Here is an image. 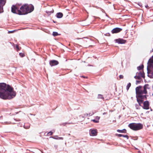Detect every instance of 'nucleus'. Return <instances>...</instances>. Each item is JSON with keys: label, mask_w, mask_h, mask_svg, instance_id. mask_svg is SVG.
<instances>
[{"label": "nucleus", "mask_w": 153, "mask_h": 153, "mask_svg": "<svg viewBox=\"0 0 153 153\" xmlns=\"http://www.w3.org/2000/svg\"><path fill=\"white\" fill-rule=\"evenodd\" d=\"M16 93L13 88L4 83H0V98L4 100L11 99L14 98Z\"/></svg>", "instance_id": "f257e3e1"}, {"label": "nucleus", "mask_w": 153, "mask_h": 153, "mask_svg": "<svg viewBox=\"0 0 153 153\" xmlns=\"http://www.w3.org/2000/svg\"><path fill=\"white\" fill-rule=\"evenodd\" d=\"M151 88L150 86L148 84H145L142 88V86H139L136 88V93L137 101L140 105L142 103L143 99H146V95L147 94L148 91Z\"/></svg>", "instance_id": "f03ea898"}, {"label": "nucleus", "mask_w": 153, "mask_h": 153, "mask_svg": "<svg viewBox=\"0 0 153 153\" xmlns=\"http://www.w3.org/2000/svg\"><path fill=\"white\" fill-rule=\"evenodd\" d=\"M20 4L13 5L11 7V12L19 15L26 14L32 12L34 10L32 5L25 4L20 7Z\"/></svg>", "instance_id": "7ed1b4c3"}, {"label": "nucleus", "mask_w": 153, "mask_h": 153, "mask_svg": "<svg viewBox=\"0 0 153 153\" xmlns=\"http://www.w3.org/2000/svg\"><path fill=\"white\" fill-rule=\"evenodd\" d=\"M128 127L131 129L137 131L142 128L143 125L141 123H131L129 124Z\"/></svg>", "instance_id": "20e7f679"}, {"label": "nucleus", "mask_w": 153, "mask_h": 153, "mask_svg": "<svg viewBox=\"0 0 153 153\" xmlns=\"http://www.w3.org/2000/svg\"><path fill=\"white\" fill-rule=\"evenodd\" d=\"M97 130L96 129H91L89 130V134L90 136H96L97 134Z\"/></svg>", "instance_id": "39448f33"}, {"label": "nucleus", "mask_w": 153, "mask_h": 153, "mask_svg": "<svg viewBox=\"0 0 153 153\" xmlns=\"http://www.w3.org/2000/svg\"><path fill=\"white\" fill-rule=\"evenodd\" d=\"M49 63L51 66H53L58 65L59 64V62L57 60H51Z\"/></svg>", "instance_id": "423d86ee"}, {"label": "nucleus", "mask_w": 153, "mask_h": 153, "mask_svg": "<svg viewBox=\"0 0 153 153\" xmlns=\"http://www.w3.org/2000/svg\"><path fill=\"white\" fill-rule=\"evenodd\" d=\"M122 30V29L121 28L116 27L113 29L111 30V33H119Z\"/></svg>", "instance_id": "0eeeda50"}, {"label": "nucleus", "mask_w": 153, "mask_h": 153, "mask_svg": "<svg viewBox=\"0 0 153 153\" xmlns=\"http://www.w3.org/2000/svg\"><path fill=\"white\" fill-rule=\"evenodd\" d=\"M149 104L148 101H145L143 103V108L145 109H148L149 108Z\"/></svg>", "instance_id": "6e6552de"}, {"label": "nucleus", "mask_w": 153, "mask_h": 153, "mask_svg": "<svg viewBox=\"0 0 153 153\" xmlns=\"http://www.w3.org/2000/svg\"><path fill=\"white\" fill-rule=\"evenodd\" d=\"M147 69L148 76L150 78H153V71L149 70L148 68Z\"/></svg>", "instance_id": "1a4fd4ad"}, {"label": "nucleus", "mask_w": 153, "mask_h": 153, "mask_svg": "<svg viewBox=\"0 0 153 153\" xmlns=\"http://www.w3.org/2000/svg\"><path fill=\"white\" fill-rule=\"evenodd\" d=\"M115 41L116 42L119 44H124L126 42V41L122 39H116Z\"/></svg>", "instance_id": "9d476101"}, {"label": "nucleus", "mask_w": 153, "mask_h": 153, "mask_svg": "<svg viewBox=\"0 0 153 153\" xmlns=\"http://www.w3.org/2000/svg\"><path fill=\"white\" fill-rule=\"evenodd\" d=\"M136 74L137 75H138V76H140V78L141 77H143V78L145 77L144 74L143 72H140L139 73L137 72L136 73Z\"/></svg>", "instance_id": "9b49d317"}, {"label": "nucleus", "mask_w": 153, "mask_h": 153, "mask_svg": "<svg viewBox=\"0 0 153 153\" xmlns=\"http://www.w3.org/2000/svg\"><path fill=\"white\" fill-rule=\"evenodd\" d=\"M63 16V14L62 13H58L56 14V17L57 18H61Z\"/></svg>", "instance_id": "f8f14e48"}, {"label": "nucleus", "mask_w": 153, "mask_h": 153, "mask_svg": "<svg viewBox=\"0 0 153 153\" xmlns=\"http://www.w3.org/2000/svg\"><path fill=\"white\" fill-rule=\"evenodd\" d=\"M6 3V0H0V6H3Z\"/></svg>", "instance_id": "ddd939ff"}, {"label": "nucleus", "mask_w": 153, "mask_h": 153, "mask_svg": "<svg viewBox=\"0 0 153 153\" xmlns=\"http://www.w3.org/2000/svg\"><path fill=\"white\" fill-rule=\"evenodd\" d=\"M30 127V124L29 123H25L24 126V127L26 129H28Z\"/></svg>", "instance_id": "4468645a"}, {"label": "nucleus", "mask_w": 153, "mask_h": 153, "mask_svg": "<svg viewBox=\"0 0 153 153\" xmlns=\"http://www.w3.org/2000/svg\"><path fill=\"white\" fill-rule=\"evenodd\" d=\"M97 98L99 99H103L104 98L103 96L102 95L100 94H99L98 95Z\"/></svg>", "instance_id": "2eb2a0df"}, {"label": "nucleus", "mask_w": 153, "mask_h": 153, "mask_svg": "<svg viewBox=\"0 0 153 153\" xmlns=\"http://www.w3.org/2000/svg\"><path fill=\"white\" fill-rule=\"evenodd\" d=\"M117 136H118V137H126L127 138V139H128V137L127 135H122V134H118L117 135Z\"/></svg>", "instance_id": "dca6fc26"}, {"label": "nucleus", "mask_w": 153, "mask_h": 153, "mask_svg": "<svg viewBox=\"0 0 153 153\" xmlns=\"http://www.w3.org/2000/svg\"><path fill=\"white\" fill-rule=\"evenodd\" d=\"M117 131L118 132H120V133H124V132H125L126 131V130L125 129H123V130H117Z\"/></svg>", "instance_id": "f3484780"}, {"label": "nucleus", "mask_w": 153, "mask_h": 153, "mask_svg": "<svg viewBox=\"0 0 153 153\" xmlns=\"http://www.w3.org/2000/svg\"><path fill=\"white\" fill-rule=\"evenodd\" d=\"M152 64L153 63V59L152 58H151L149 60L148 62V63Z\"/></svg>", "instance_id": "a211bd4d"}, {"label": "nucleus", "mask_w": 153, "mask_h": 153, "mask_svg": "<svg viewBox=\"0 0 153 153\" xmlns=\"http://www.w3.org/2000/svg\"><path fill=\"white\" fill-rule=\"evenodd\" d=\"M143 68V65H141L139 67H137V69L138 70H139L142 69Z\"/></svg>", "instance_id": "6ab92c4d"}, {"label": "nucleus", "mask_w": 153, "mask_h": 153, "mask_svg": "<svg viewBox=\"0 0 153 153\" xmlns=\"http://www.w3.org/2000/svg\"><path fill=\"white\" fill-rule=\"evenodd\" d=\"M131 84L130 83H129L127 84L126 86V89L127 91L128 90L129 88L131 86Z\"/></svg>", "instance_id": "aec40b11"}, {"label": "nucleus", "mask_w": 153, "mask_h": 153, "mask_svg": "<svg viewBox=\"0 0 153 153\" xmlns=\"http://www.w3.org/2000/svg\"><path fill=\"white\" fill-rule=\"evenodd\" d=\"M134 78L136 79H140V76H138V75H137L134 76Z\"/></svg>", "instance_id": "412c9836"}, {"label": "nucleus", "mask_w": 153, "mask_h": 153, "mask_svg": "<svg viewBox=\"0 0 153 153\" xmlns=\"http://www.w3.org/2000/svg\"><path fill=\"white\" fill-rule=\"evenodd\" d=\"M3 6H0V13H2L3 12Z\"/></svg>", "instance_id": "4be33fe9"}, {"label": "nucleus", "mask_w": 153, "mask_h": 153, "mask_svg": "<svg viewBox=\"0 0 153 153\" xmlns=\"http://www.w3.org/2000/svg\"><path fill=\"white\" fill-rule=\"evenodd\" d=\"M53 35L54 36H57L58 35V33L57 32H53Z\"/></svg>", "instance_id": "5701e85b"}, {"label": "nucleus", "mask_w": 153, "mask_h": 153, "mask_svg": "<svg viewBox=\"0 0 153 153\" xmlns=\"http://www.w3.org/2000/svg\"><path fill=\"white\" fill-rule=\"evenodd\" d=\"M93 122L95 123H98L99 122V121L98 120H92Z\"/></svg>", "instance_id": "b1692460"}, {"label": "nucleus", "mask_w": 153, "mask_h": 153, "mask_svg": "<svg viewBox=\"0 0 153 153\" xmlns=\"http://www.w3.org/2000/svg\"><path fill=\"white\" fill-rule=\"evenodd\" d=\"M10 122H4V123H3V124H10Z\"/></svg>", "instance_id": "393cba45"}, {"label": "nucleus", "mask_w": 153, "mask_h": 153, "mask_svg": "<svg viewBox=\"0 0 153 153\" xmlns=\"http://www.w3.org/2000/svg\"><path fill=\"white\" fill-rule=\"evenodd\" d=\"M52 134L53 132L51 131H50L48 133V134L49 135H52Z\"/></svg>", "instance_id": "a878e982"}, {"label": "nucleus", "mask_w": 153, "mask_h": 153, "mask_svg": "<svg viewBox=\"0 0 153 153\" xmlns=\"http://www.w3.org/2000/svg\"><path fill=\"white\" fill-rule=\"evenodd\" d=\"M16 48L18 50H20V48H19V46L17 45H16Z\"/></svg>", "instance_id": "bb28decb"}, {"label": "nucleus", "mask_w": 153, "mask_h": 153, "mask_svg": "<svg viewBox=\"0 0 153 153\" xmlns=\"http://www.w3.org/2000/svg\"><path fill=\"white\" fill-rule=\"evenodd\" d=\"M119 77L120 79H123V75H120Z\"/></svg>", "instance_id": "cd10ccee"}, {"label": "nucleus", "mask_w": 153, "mask_h": 153, "mask_svg": "<svg viewBox=\"0 0 153 153\" xmlns=\"http://www.w3.org/2000/svg\"><path fill=\"white\" fill-rule=\"evenodd\" d=\"M19 55L23 57L24 56V54L22 53H20Z\"/></svg>", "instance_id": "c85d7f7f"}, {"label": "nucleus", "mask_w": 153, "mask_h": 153, "mask_svg": "<svg viewBox=\"0 0 153 153\" xmlns=\"http://www.w3.org/2000/svg\"><path fill=\"white\" fill-rule=\"evenodd\" d=\"M15 31V30H12V31H9L8 32V33H13V32H14Z\"/></svg>", "instance_id": "c756f323"}, {"label": "nucleus", "mask_w": 153, "mask_h": 153, "mask_svg": "<svg viewBox=\"0 0 153 153\" xmlns=\"http://www.w3.org/2000/svg\"><path fill=\"white\" fill-rule=\"evenodd\" d=\"M100 117H98V116L97 117H96V120H99L100 119Z\"/></svg>", "instance_id": "7c9ffc66"}, {"label": "nucleus", "mask_w": 153, "mask_h": 153, "mask_svg": "<svg viewBox=\"0 0 153 153\" xmlns=\"http://www.w3.org/2000/svg\"><path fill=\"white\" fill-rule=\"evenodd\" d=\"M145 7L146 8H147V9H149V6H148L147 5H145Z\"/></svg>", "instance_id": "2f4dec72"}, {"label": "nucleus", "mask_w": 153, "mask_h": 153, "mask_svg": "<svg viewBox=\"0 0 153 153\" xmlns=\"http://www.w3.org/2000/svg\"><path fill=\"white\" fill-rule=\"evenodd\" d=\"M58 138L59 139H61V140H63V138L62 137H59Z\"/></svg>", "instance_id": "473e14b6"}, {"label": "nucleus", "mask_w": 153, "mask_h": 153, "mask_svg": "<svg viewBox=\"0 0 153 153\" xmlns=\"http://www.w3.org/2000/svg\"><path fill=\"white\" fill-rule=\"evenodd\" d=\"M138 5L140 7H142V5L141 4V3H139L138 4Z\"/></svg>", "instance_id": "72a5a7b5"}, {"label": "nucleus", "mask_w": 153, "mask_h": 153, "mask_svg": "<svg viewBox=\"0 0 153 153\" xmlns=\"http://www.w3.org/2000/svg\"><path fill=\"white\" fill-rule=\"evenodd\" d=\"M106 114V113H105V112H104V113L103 114V115L105 114Z\"/></svg>", "instance_id": "f704fd0d"}, {"label": "nucleus", "mask_w": 153, "mask_h": 153, "mask_svg": "<svg viewBox=\"0 0 153 153\" xmlns=\"http://www.w3.org/2000/svg\"><path fill=\"white\" fill-rule=\"evenodd\" d=\"M152 69L151 70H152V71H153V65L152 67Z\"/></svg>", "instance_id": "c9c22d12"}, {"label": "nucleus", "mask_w": 153, "mask_h": 153, "mask_svg": "<svg viewBox=\"0 0 153 153\" xmlns=\"http://www.w3.org/2000/svg\"><path fill=\"white\" fill-rule=\"evenodd\" d=\"M54 138V139H59L58 138Z\"/></svg>", "instance_id": "e433bc0d"}, {"label": "nucleus", "mask_w": 153, "mask_h": 153, "mask_svg": "<svg viewBox=\"0 0 153 153\" xmlns=\"http://www.w3.org/2000/svg\"><path fill=\"white\" fill-rule=\"evenodd\" d=\"M136 82H137H137H139V81H136Z\"/></svg>", "instance_id": "4c0bfd02"}, {"label": "nucleus", "mask_w": 153, "mask_h": 153, "mask_svg": "<svg viewBox=\"0 0 153 153\" xmlns=\"http://www.w3.org/2000/svg\"><path fill=\"white\" fill-rule=\"evenodd\" d=\"M108 34L109 35H110V34L109 33H108Z\"/></svg>", "instance_id": "58836bf2"}, {"label": "nucleus", "mask_w": 153, "mask_h": 153, "mask_svg": "<svg viewBox=\"0 0 153 153\" xmlns=\"http://www.w3.org/2000/svg\"><path fill=\"white\" fill-rule=\"evenodd\" d=\"M152 58H153V56L152 57Z\"/></svg>", "instance_id": "ea45409f"}, {"label": "nucleus", "mask_w": 153, "mask_h": 153, "mask_svg": "<svg viewBox=\"0 0 153 153\" xmlns=\"http://www.w3.org/2000/svg\"><path fill=\"white\" fill-rule=\"evenodd\" d=\"M105 35H106V36H108V35H106V34H105Z\"/></svg>", "instance_id": "a19ab883"}, {"label": "nucleus", "mask_w": 153, "mask_h": 153, "mask_svg": "<svg viewBox=\"0 0 153 153\" xmlns=\"http://www.w3.org/2000/svg\"><path fill=\"white\" fill-rule=\"evenodd\" d=\"M68 123V124H70L71 123Z\"/></svg>", "instance_id": "79ce46f5"}, {"label": "nucleus", "mask_w": 153, "mask_h": 153, "mask_svg": "<svg viewBox=\"0 0 153 153\" xmlns=\"http://www.w3.org/2000/svg\"><path fill=\"white\" fill-rule=\"evenodd\" d=\"M152 88H153V86H152Z\"/></svg>", "instance_id": "37998d69"}, {"label": "nucleus", "mask_w": 153, "mask_h": 153, "mask_svg": "<svg viewBox=\"0 0 153 153\" xmlns=\"http://www.w3.org/2000/svg\"><path fill=\"white\" fill-rule=\"evenodd\" d=\"M152 2H153V1H152Z\"/></svg>", "instance_id": "c03bdc74"}]
</instances>
